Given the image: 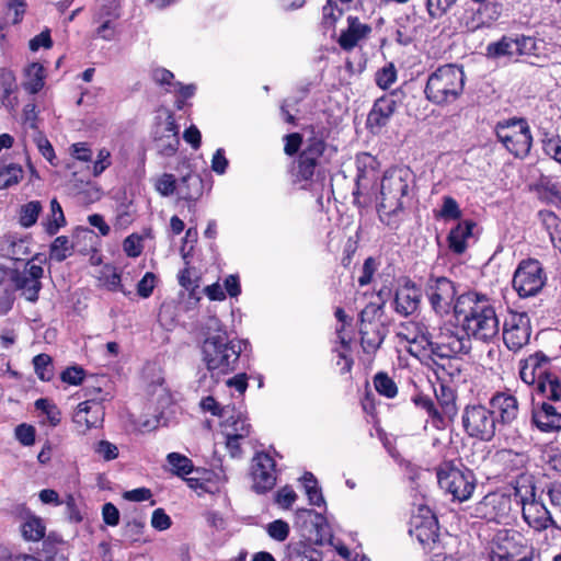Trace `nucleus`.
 I'll list each match as a JSON object with an SVG mask.
<instances>
[{
  "mask_svg": "<svg viewBox=\"0 0 561 561\" xmlns=\"http://www.w3.org/2000/svg\"><path fill=\"white\" fill-rule=\"evenodd\" d=\"M135 218V209L130 201L123 202L116 208L114 226L119 229H126Z\"/></svg>",
  "mask_w": 561,
  "mask_h": 561,
  "instance_id": "864d4df0",
  "label": "nucleus"
},
{
  "mask_svg": "<svg viewBox=\"0 0 561 561\" xmlns=\"http://www.w3.org/2000/svg\"><path fill=\"white\" fill-rule=\"evenodd\" d=\"M33 365L37 377L43 381H49L54 376L51 357L47 354H38L33 358Z\"/></svg>",
  "mask_w": 561,
  "mask_h": 561,
  "instance_id": "603ef678",
  "label": "nucleus"
},
{
  "mask_svg": "<svg viewBox=\"0 0 561 561\" xmlns=\"http://www.w3.org/2000/svg\"><path fill=\"white\" fill-rule=\"evenodd\" d=\"M251 477L252 489L259 494L266 493L275 486L277 480L276 462L268 453L255 454L252 459Z\"/></svg>",
  "mask_w": 561,
  "mask_h": 561,
  "instance_id": "f3484780",
  "label": "nucleus"
},
{
  "mask_svg": "<svg viewBox=\"0 0 561 561\" xmlns=\"http://www.w3.org/2000/svg\"><path fill=\"white\" fill-rule=\"evenodd\" d=\"M438 522L428 507H420L411 518L410 535L415 537L424 549L432 550L438 540Z\"/></svg>",
  "mask_w": 561,
  "mask_h": 561,
  "instance_id": "6ab92c4d",
  "label": "nucleus"
},
{
  "mask_svg": "<svg viewBox=\"0 0 561 561\" xmlns=\"http://www.w3.org/2000/svg\"><path fill=\"white\" fill-rule=\"evenodd\" d=\"M542 149L547 156L561 163V138L559 136L543 140Z\"/></svg>",
  "mask_w": 561,
  "mask_h": 561,
  "instance_id": "774afa93",
  "label": "nucleus"
},
{
  "mask_svg": "<svg viewBox=\"0 0 561 561\" xmlns=\"http://www.w3.org/2000/svg\"><path fill=\"white\" fill-rule=\"evenodd\" d=\"M465 79L462 67L454 64L440 66L428 76L425 96L435 105L454 103L463 92Z\"/></svg>",
  "mask_w": 561,
  "mask_h": 561,
  "instance_id": "423d86ee",
  "label": "nucleus"
},
{
  "mask_svg": "<svg viewBox=\"0 0 561 561\" xmlns=\"http://www.w3.org/2000/svg\"><path fill=\"white\" fill-rule=\"evenodd\" d=\"M23 174L24 171L20 164L0 159V190L16 185Z\"/></svg>",
  "mask_w": 561,
  "mask_h": 561,
  "instance_id": "f704fd0d",
  "label": "nucleus"
},
{
  "mask_svg": "<svg viewBox=\"0 0 561 561\" xmlns=\"http://www.w3.org/2000/svg\"><path fill=\"white\" fill-rule=\"evenodd\" d=\"M335 317L340 324L335 330L336 340L334 342L333 353L335 355V364L340 367V374H346L351 369V359L348 357L351 354V332L346 329L347 316L341 307L335 309Z\"/></svg>",
  "mask_w": 561,
  "mask_h": 561,
  "instance_id": "5701e85b",
  "label": "nucleus"
},
{
  "mask_svg": "<svg viewBox=\"0 0 561 561\" xmlns=\"http://www.w3.org/2000/svg\"><path fill=\"white\" fill-rule=\"evenodd\" d=\"M537 190L542 198L549 203L561 202V185L550 175H541L537 183Z\"/></svg>",
  "mask_w": 561,
  "mask_h": 561,
  "instance_id": "e433bc0d",
  "label": "nucleus"
},
{
  "mask_svg": "<svg viewBox=\"0 0 561 561\" xmlns=\"http://www.w3.org/2000/svg\"><path fill=\"white\" fill-rule=\"evenodd\" d=\"M148 396L151 403L158 405V408H164L171 401L168 389L163 385V379L161 377H157L149 386H148Z\"/></svg>",
  "mask_w": 561,
  "mask_h": 561,
  "instance_id": "c03bdc74",
  "label": "nucleus"
},
{
  "mask_svg": "<svg viewBox=\"0 0 561 561\" xmlns=\"http://www.w3.org/2000/svg\"><path fill=\"white\" fill-rule=\"evenodd\" d=\"M531 420L541 432L551 433L561 430V412L549 402L534 404Z\"/></svg>",
  "mask_w": 561,
  "mask_h": 561,
  "instance_id": "cd10ccee",
  "label": "nucleus"
},
{
  "mask_svg": "<svg viewBox=\"0 0 561 561\" xmlns=\"http://www.w3.org/2000/svg\"><path fill=\"white\" fill-rule=\"evenodd\" d=\"M356 195L354 203L359 208L369 207L376 198L378 171L375 168V160L370 154L357 156Z\"/></svg>",
  "mask_w": 561,
  "mask_h": 561,
  "instance_id": "4468645a",
  "label": "nucleus"
},
{
  "mask_svg": "<svg viewBox=\"0 0 561 561\" xmlns=\"http://www.w3.org/2000/svg\"><path fill=\"white\" fill-rule=\"evenodd\" d=\"M24 539L28 541H38L45 536V525L36 516H30L22 525Z\"/></svg>",
  "mask_w": 561,
  "mask_h": 561,
  "instance_id": "09e8293b",
  "label": "nucleus"
},
{
  "mask_svg": "<svg viewBox=\"0 0 561 561\" xmlns=\"http://www.w3.org/2000/svg\"><path fill=\"white\" fill-rule=\"evenodd\" d=\"M435 396L444 414L451 416L456 413V393L450 387L440 382L435 388Z\"/></svg>",
  "mask_w": 561,
  "mask_h": 561,
  "instance_id": "a19ab883",
  "label": "nucleus"
},
{
  "mask_svg": "<svg viewBox=\"0 0 561 561\" xmlns=\"http://www.w3.org/2000/svg\"><path fill=\"white\" fill-rule=\"evenodd\" d=\"M324 147L325 145L322 139L313 137L308 140L305 149L302 150L299 157L297 171L295 173L296 182L302 183V188L308 186L309 181L314 175L318 160L322 156Z\"/></svg>",
  "mask_w": 561,
  "mask_h": 561,
  "instance_id": "412c9836",
  "label": "nucleus"
},
{
  "mask_svg": "<svg viewBox=\"0 0 561 561\" xmlns=\"http://www.w3.org/2000/svg\"><path fill=\"white\" fill-rule=\"evenodd\" d=\"M439 217L443 219H459L461 217V210L458 203L451 196H445L443 198V205L439 210Z\"/></svg>",
  "mask_w": 561,
  "mask_h": 561,
  "instance_id": "680f3d73",
  "label": "nucleus"
},
{
  "mask_svg": "<svg viewBox=\"0 0 561 561\" xmlns=\"http://www.w3.org/2000/svg\"><path fill=\"white\" fill-rule=\"evenodd\" d=\"M156 191L164 197L173 195L176 191L179 192V186L176 183V179L173 174L163 173L154 181Z\"/></svg>",
  "mask_w": 561,
  "mask_h": 561,
  "instance_id": "6e6d98bb",
  "label": "nucleus"
},
{
  "mask_svg": "<svg viewBox=\"0 0 561 561\" xmlns=\"http://www.w3.org/2000/svg\"><path fill=\"white\" fill-rule=\"evenodd\" d=\"M436 476L440 489L459 502L469 500L476 489L473 472L461 462L444 461L438 466Z\"/></svg>",
  "mask_w": 561,
  "mask_h": 561,
  "instance_id": "6e6552de",
  "label": "nucleus"
},
{
  "mask_svg": "<svg viewBox=\"0 0 561 561\" xmlns=\"http://www.w3.org/2000/svg\"><path fill=\"white\" fill-rule=\"evenodd\" d=\"M44 275V270L39 265L32 264L28 262L23 271H15L11 279L14 287L21 290L22 295L28 301H36L38 299V293L42 288L41 279Z\"/></svg>",
  "mask_w": 561,
  "mask_h": 561,
  "instance_id": "b1692460",
  "label": "nucleus"
},
{
  "mask_svg": "<svg viewBox=\"0 0 561 561\" xmlns=\"http://www.w3.org/2000/svg\"><path fill=\"white\" fill-rule=\"evenodd\" d=\"M421 291L412 282H408L396 293L394 309L401 316L414 313L421 302Z\"/></svg>",
  "mask_w": 561,
  "mask_h": 561,
  "instance_id": "c756f323",
  "label": "nucleus"
},
{
  "mask_svg": "<svg viewBox=\"0 0 561 561\" xmlns=\"http://www.w3.org/2000/svg\"><path fill=\"white\" fill-rule=\"evenodd\" d=\"M380 317L381 307L375 304L366 306L360 312L359 335L363 354L359 355V364L366 371L371 369L375 354L385 339Z\"/></svg>",
  "mask_w": 561,
  "mask_h": 561,
  "instance_id": "0eeeda50",
  "label": "nucleus"
},
{
  "mask_svg": "<svg viewBox=\"0 0 561 561\" xmlns=\"http://www.w3.org/2000/svg\"><path fill=\"white\" fill-rule=\"evenodd\" d=\"M519 537V534L513 529L499 530L493 538V545L497 549L493 554H511V550L515 545V539Z\"/></svg>",
  "mask_w": 561,
  "mask_h": 561,
  "instance_id": "ea45409f",
  "label": "nucleus"
},
{
  "mask_svg": "<svg viewBox=\"0 0 561 561\" xmlns=\"http://www.w3.org/2000/svg\"><path fill=\"white\" fill-rule=\"evenodd\" d=\"M156 148L161 156L172 157L180 146L179 127L172 114L164 122L157 124L153 131Z\"/></svg>",
  "mask_w": 561,
  "mask_h": 561,
  "instance_id": "393cba45",
  "label": "nucleus"
},
{
  "mask_svg": "<svg viewBox=\"0 0 561 561\" xmlns=\"http://www.w3.org/2000/svg\"><path fill=\"white\" fill-rule=\"evenodd\" d=\"M546 283L543 268L538 260L522 261L513 276V288L520 298L537 295Z\"/></svg>",
  "mask_w": 561,
  "mask_h": 561,
  "instance_id": "2eb2a0df",
  "label": "nucleus"
},
{
  "mask_svg": "<svg viewBox=\"0 0 561 561\" xmlns=\"http://www.w3.org/2000/svg\"><path fill=\"white\" fill-rule=\"evenodd\" d=\"M375 390L387 399H393L398 394L394 380L385 371L377 373L373 378Z\"/></svg>",
  "mask_w": 561,
  "mask_h": 561,
  "instance_id": "37998d69",
  "label": "nucleus"
},
{
  "mask_svg": "<svg viewBox=\"0 0 561 561\" xmlns=\"http://www.w3.org/2000/svg\"><path fill=\"white\" fill-rule=\"evenodd\" d=\"M0 253L11 260L22 261L31 254L30 240L15 234H7L0 239Z\"/></svg>",
  "mask_w": 561,
  "mask_h": 561,
  "instance_id": "7c9ffc66",
  "label": "nucleus"
},
{
  "mask_svg": "<svg viewBox=\"0 0 561 561\" xmlns=\"http://www.w3.org/2000/svg\"><path fill=\"white\" fill-rule=\"evenodd\" d=\"M220 426L230 456L233 458L241 456V443L252 432L247 414L240 409H226Z\"/></svg>",
  "mask_w": 561,
  "mask_h": 561,
  "instance_id": "f8f14e48",
  "label": "nucleus"
},
{
  "mask_svg": "<svg viewBox=\"0 0 561 561\" xmlns=\"http://www.w3.org/2000/svg\"><path fill=\"white\" fill-rule=\"evenodd\" d=\"M23 88L31 94L38 93L45 84V68L38 62L31 64L24 71Z\"/></svg>",
  "mask_w": 561,
  "mask_h": 561,
  "instance_id": "473e14b6",
  "label": "nucleus"
},
{
  "mask_svg": "<svg viewBox=\"0 0 561 561\" xmlns=\"http://www.w3.org/2000/svg\"><path fill=\"white\" fill-rule=\"evenodd\" d=\"M519 377L533 392L545 400L561 401V371L552 366L551 358L543 352L529 355L519 364Z\"/></svg>",
  "mask_w": 561,
  "mask_h": 561,
  "instance_id": "7ed1b4c3",
  "label": "nucleus"
},
{
  "mask_svg": "<svg viewBox=\"0 0 561 561\" xmlns=\"http://www.w3.org/2000/svg\"><path fill=\"white\" fill-rule=\"evenodd\" d=\"M50 211L43 220V227L47 234L55 236L62 227L66 226V217L64 210L56 198L50 201Z\"/></svg>",
  "mask_w": 561,
  "mask_h": 561,
  "instance_id": "72a5a7b5",
  "label": "nucleus"
},
{
  "mask_svg": "<svg viewBox=\"0 0 561 561\" xmlns=\"http://www.w3.org/2000/svg\"><path fill=\"white\" fill-rule=\"evenodd\" d=\"M104 417V411L101 402L95 399L80 402L72 415L76 431L85 434L89 430L99 427Z\"/></svg>",
  "mask_w": 561,
  "mask_h": 561,
  "instance_id": "a878e982",
  "label": "nucleus"
},
{
  "mask_svg": "<svg viewBox=\"0 0 561 561\" xmlns=\"http://www.w3.org/2000/svg\"><path fill=\"white\" fill-rule=\"evenodd\" d=\"M172 473L185 477L193 472L194 465L190 458L179 453H170L167 457Z\"/></svg>",
  "mask_w": 561,
  "mask_h": 561,
  "instance_id": "49530a36",
  "label": "nucleus"
},
{
  "mask_svg": "<svg viewBox=\"0 0 561 561\" xmlns=\"http://www.w3.org/2000/svg\"><path fill=\"white\" fill-rule=\"evenodd\" d=\"M403 93L399 90L377 99L368 113L366 125L373 133H378L386 126L401 102Z\"/></svg>",
  "mask_w": 561,
  "mask_h": 561,
  "instance_id": "4be33fe9",
  "label": "nucleus"
},
{
  "mask_svg": "<svg viewBox=\"0 0 561 561\" xmlns=\"http://www.w3.org/2000/svg\"><path fill=\"white\" fill-rule=\"evenodd\" d=\"M424 293L437 314H447L454 310L458 296L456 285L449 278L431 275L425 283Z\"/></svg>",
  "mask_w": 561,
  "mask_h": 561,
  "instance_id": "dca6fc26",
  "label": "nucleus"
},
{
  "mask_svg": "<svg viewBox=\"0 0 561 561\" xmlns=\"http://www.w3.org/2000/svg\"><path fill=\"white\" fill-rule=\"evenodd\" d=\"M290 561H321L320 553L305 542H298L289 547Z\"/></svg>",
  "mask_w": 561,
  "mask_h": 561,
  "instance_id": "de8ad7c7",
  "label": "nucleus"
},
{
  "mask_svg": "<svg viewBox=\"0 0 561 561\" xmlns=\"http://www.w3.org/2000/svg\"><path fill=\"white\" fill-rule=\"evenodd\" d=\"M538 215L548 231L549 237L561 229V220L554 213L550 210H540Z\"/></svg>",
  "mask_w": 561,
  "mask_h": 561,
  "instance_id": "69168bd1",
  "label": "nucleus"
},
{
  "mask_svg": "<svg viewBox=\"0 0 561 561\" xmlns=\"http://www.w3.org/2000/svg\"><path fill=\"white\" fill-rule=\"evenodd\" d=\"M73 244L70 239L66 236L57 237L50 244L49 255L50 259L62 262L71 255Z\"/></svg>",
  "mask_w": 561,
  "mask_h": 561,
  "instance_id": "a18cd8bd",
  "label": "nucleus"
},
{
  "mask_svg": "<svg viewBox=\"0 0 561 561\" xmlns=\"http://www.w3.org/2000/svg\"><path fill=\"white\" fill-rule=\"evenodd\" d=\"M517 56H536L539 50L538 42L533 36L517 35L515 37Z\"/></svg>",
  "mask_w": 561,
  "mask_h": 561,
  "instance_id": "5fc2aeb1",
  "label": "nucleus"
},
{
  "mask_svg": "<svg viewBox=\"0 0 561 561\" xmlns=\"http://www.w3.org/2000/svg\"><path fill=\"white\" fill-rule=\"evenodd\" d=\"M457 0H426V9L432 19L443 16Z\"/></svg>",
  "mask_w": 561,
  "mask_h": 561,
  "instance_id": "052dcab7",
  "label": "nucleus"
},
{
  "mask_svg": "<svg viewBox=\"0 0 561 561\" xmlns=\"http://www.w3.org/2000/svg\"><path fill=\"white\" fill-rule=\"evenodd\" d=\"M512 495L503 492L486 494L474 505V516L489 522L501 523L512 511Z\"/></svg>",
  "mask_w": 561,
  "mask_h": 561,
  "instance_id": "a211bd4d",
  "label": "nucleus"
},
{
  "mask_svg": "<svg viewBox=\"0 0 561 561\" xmlns=\"http://www.w3.org/2000/svg\"><path fill=\"white\" fill-rule=\"evenodd\" d=\"M301 482L310 505L321 506L325 504L318 481L311 472H306L301 477Z\"/></svg>",
  "mask_w": 561,
  "mask_h": 561,
  "instance_id": "58836bf2",
  "label": "nucleus"
},
{
  "mask_svg": "<svg viewBox=\"0 0 561 561\" xmlns=\"http://www.w3.org/2000/svg\"><path fill=\"white\" fill-rule=\"evenodd\" d=\"M411 327L413 330L408 327V332L402 333L404 339L419 351L430 352L435 357L453 358L459 354H468L471 350V340L467 333L454 324H444L436 335L422 324L412 323Z\"/></svg>",
  "mask_w": 561,
  "mask_h": 561,
  "instance_id": "f03ea898",
  "label": "nucleus"
},
{
  "mask_svg": "<svg viewBox=\"0 0 561 561\" xmlns=\"http://www.w3.org/2000/svg\"><path fill=\"white\" fill-rule=\"evenodd\" d=\"M265 530L272 539L283 542L288 538L290 527L287 522L283 519H276L272 523H268L265 526Z\"/></svg>",
  "mask_w": 561,
  "mask_h": 561,
  "instance_id": "13d9d810",
  "label": "nucleus"
},
{
  "mask_svg": "<svg viewBox=\"0 0 561 561\" xmlns=\"http://www.w3.org/2000/svg\"><path fill=\"white\" fill-rule=\"evenodd\" d=\"M322 27L344 50L351 49V0H328L322 9Z\"/></svg>",
  "mask_w": 561,
  "mask_h": 561,
  "instance_id": "1a4fd4ad",
  "label": "nucleus"
},
{
  "mask_svg": "<svg viewBox=\"0 0 561 561\" xmlns=\"http://www.w3.org/2000/svg\"><path fill=\"white\" fill-rule=\"evenodd\" d=\"M379 265L380 263L373 256H369L365 260L362 266L360 275L358 277L359 286L363 287L371 283L374 274L378 270Z\"/></svg>",
  "mask_w": 561,
  "mask_h": 561,
  "instance_id": "e2e57ef3",
  "label": "nucleus"
},
{
  "mask_svg": "<svg viewBox=\"0 0 561 561\" xmlns=\"http://www.w3.org/2000/svg\"><path fill=\"white\" fill-rule=\"evenodd\" d=\"M412 178L411 170L405 167L390 169L383 174L380 182L381 201L377 210L380 220L386 225H397Z\"/></svg>",
  "mask_w": 561,
  "mask_h": 561,
  "instance_id": "39448f33",
  "label": "nucleus"
},
{
  "mask_svg": "<svg viewBox=\"0 0 561 561\" xmlns=\"http://www.w3.org/2000/svg\"><path fill=\"white\" fill-rule=\"evenodd\" d=\"M179 195L186 201H196L203 194V181L197 174L190 173L181 179Z\"/></svg>",
  "mask_w": 561,
  "mask_h": 561,
  "instance_id": "c9c22d12",
  "label": "nucleus"
},
{
  "mask_svg": "<svg viewBox=\"0 0 561 561\" xmlns=\"http://www.w3.org/2000/svg\"><path fill=\"white\" fill-rule=\"evenodd\" d=\"M530 320L525 312H511L503 327V340L511 351H518L529 342Z\"/></svg>",
  "mask_w": 561,
  "mask_h": 561,
  "instance_id": "aec40b11",
  "label": "nucleus"
},
{
  "mask_svg": "<svg viewBox=\"0 0 561 561\" xmlns=\"http://www.w3.org/2000/svg\"><path fill=\"white\" fill-rule=\"evenodd\" d=\"M412 402L420 409L424 410L428 417L432 420L433 425L436 428H440L444 426V417L442 413L437 410L434 404V401L424 394H416L412 398Z\"/></svg>",
  "mask_w": 561,
  "mask_h": 561,
  "instance_id": "79ce46f5",
  "label": "nucleus"
},
{
  "mask_svg": "<svg viewBox=\"0 0 561 561\" xmlns=\"http://www.w3.org/2000/svg\"><path fill=\"white\" fill-rule=\"evenodd\" d=\"M397 80V70L392 64L385 66L376 73V82L381 89H388Z\"/></svg>",
  "mask_w": 561,
  "mask_h": 561,
  "instance_id": "0e129e2a",
  "label": "nucleus"
},
{
  "mask_svg": "<svg viewBox=\"0 0 561 561\" xmlns=\"http://www.w3.org/2000/svg\"><path fill=\"white\" fill-rule=\"evenodd\" d=\"M490 410L500 425H510L518 416V401L515 396L497 392L490 399Z\"/></svg>",
  "mask_w": 561,
  "mask_h": 561,
  "instance_id": "bb28decb",
  "label": "nucleus"
},
{
  "mask_svg": "<svg viewBox=\"0 0 561 561\" xmlns=\"http://www.w3.org/2000/svg\"><path fill=\"white\" fill-rule=\"evenodd\" d=\"M454 312L462 323V329L470 337L491 342L500 332V321L491 299L477 291L458 295Z\"/></svg>",
  "mask_w": 561,
  "mask_h": 561,
  "instance_id": "f257e3e1",
  "label": "nucleus"
},
{
  "mask_svg": "<svg viewBox=\"0 0 561 561\" xmlns=\"http://www.w3.org/2000/svg\"><path fill=\"white\" fill-rule=\"evenodd\" d=\"M477 224L473 220H462L453 228L447 237L448 247L451 252L462 254L470 243L477 240L474 230Z\"/></svg>",
  "mask_w": 561,
  "mask_h": 561,
  "instance_id": "c85d7f7f",
  "label": "nucleus"
},
{
  "mask_svg": "<svg viewBox=\"0 0 561 561\" xmlns=\"http://www.w3.org/2000/svg\"><path fill=\"white\" fill-rule=\"evenodd\" d=\"M94 23L99 26L95 30V36L104 41H113L116 35V21L104 19L103 14H94Z\"/></svg>",
  "mask_w": 561,
  "mask_h": 561,
  "instance_id": "8fccbe9b",
  "label": "nucleus"
},
{
  "mask_svg": "<svg viewBox=\"0 0 561 561\" xmlns=\"http://www.w3.org/2000/svg\"><path fill=\"white\" fill-rule=\"evenodd\" d=\"M297 500V494L291 486H284L275 493V502L282 508H289Z\"/></svg>",
  "mask_w": 561,
  "mask_h": 561,
  "instance_id": "338daca9",
  "label": "nucleus"
},
{
  "mask_svg": "<svg viewBox=\"0 0 561 561\" xmlns=\"http://www.w3.org/2000/svg\"><path fill=\"white\" fill-rule=\"evenodd\" d=\"M299 514L305 516L314 525L317 534L321 537V539L328 535L329 526L323 515L314 512L313 510H301Z\"/></svg>",
  "mask_w": 561,
  "mask_h": 561,
  "instance_id": "bf43d9fd",
  "label": "nucleus"
},
{
  "mask_svg": "<svg viewBox=\"0 0 561 561\" xmlns=\"http://www.w3.org/2000/svg\"><path fill=\"white\" fill-rule=\"evenodd\" d=\"M461 423L466 434L482 442H490L496 432V416L482 404L467 405L461 415Z\"/></svg>",
  "mask_w": 561,
  "mask_h": 561,
  "instance_id": "ddd939ff",
  "label": "nucleus"
},
{
  "mask_svg": "<svg viewBox=\"0 0 561 561\" xmlns=\"http://www.w3.org/2000/svg\"><path fill=\"white\" fill-rule=\"evenodd\" d=\"M497 140L516 158L528 156L533 136L528 123L523 118H510L495 125Z\"/></svg>",
  "mask_w": 561,
  "mask_h": 561,
  "instance_id": "9b49d317",
  "label": "nucleus"
},
{
  "mask_svg": "<svg viewBox=\"0 0 561 561\" xmlns=\"http://www.w3.org/2000/svg\"><path fill=\"white\" fill-rule=\"evenodd\" d=\"M18 83L14 73L5 68H0V101L9 111H14L19 104L15 95Z\"/></svg>",
  "mask_w": 561,
  "mask_h": 561,
  "instance_id": "2f4dec72",
  "label": "nucleus"
},
{
  "mask_svg": "<svg viewBox=\"0 0 561 561\" xmlns=\"http://www.w3.org/2000/svg\"><path fill=\"white\" fill-rule=\"evenodd\" d=\"M248 346V341L230 339L228 334L211 335L203 341L202 360L211 378H219L237 369L240 356Z\"/></svg>",
  "mask_w": 561,
  "mask_h": 561,
  "instance_id": "20e7f679",
  "label": "nucleus"
},
{
  "mask_svg": "<svg viewBox=\"0 0 561 561\" xmlns=\"http://www.w3.org/2000/svg\"><path fill=\"white\" fill-rule=\"evenodd\" d=\"M535 495L533 484L514 488V500L522 505L523 518L527 525L536 531H543L549 527L561 529L545 504L537 501Z\"/></svg>",
  "mask_w": 561,
  "mask_h": 561,
  "instance_id": "9d476101",
  "label": "nucleus"
},
{
  "mask_svg": "<svg viewBox=\"0 0 561 561\" xmlns=\"http://www.w3.org/2000/svg\"><path fill=\"white\" fill-rule=\"evenodd\" d=\"M42 211V205L38 201H32L23 205L20 210V224L30 228L37 221V218Z\"/></svg>",
  "mask_w": 561,
  "mask_h": 561,
  "instance_id": "3c124183",
  "label": "nucleus"
},
{
  "mask_svg": "<svg viewBox=\"0 0 561 561\" xmlns=\"http://www.w3.org/2000/svg\"><path fill=\"white\" fill-rule=\"evenodd\" d=\"M486 56L489 58H500V57H504V56H507V57L517 56L516 47H515V37L504 35L497 42L488 44Z\"/></svg>",
  "mask_w": 561,
  "mask_h": 561,
  "instance_id": "4c0bfd02",
  "label": "nucleus"
},
{
  "mask_svg": "<svg viewBox=\"0 0 561 561\" xmlns=\"http://www.w3.org/2000/svg\"><path fill=\"white\" fill-rule=\"evenodd\" d=\"M35 408L46 414L47 421L51 426L60 423V411L53 401L45 398L37 399Z\"/></svg>",
  "mask_w": 561,
  "mask_h": 561,
  "instance_id": "4d7b16f0",
  "label": "nucleus"
}]
</instances>
